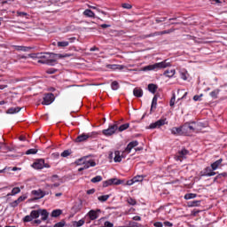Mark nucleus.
<instances>
[{"label":"nucleus","instance_id":"1","mask_svg":"<svg viewBox=\"0 0 227 227\" xmlns=\"http://www.w3.org/2000/svg\"><path fill=\"white\" fill-rule=\"evenodd\" d=\"M68 54H56V53H37V63H42L43 65H50L53 67L56 64V59H61V58H68Z\"/></svg>","mask_w":227,"mask_h":227},{"label":"nucleus","instance_id":"2","mask_svg":"<svg viewBox=\"0 0 227 227\" xmlns=\"http://www.w3.org/2000/svg\"><path fill=\"white\" fill-rule=\"evenodd\" d=\"M168 67H171V63L168 62V60L155 63L153 65H149L144 67V72L150 70H161V68H168Z\"/></svg>","mask_w":227,"mask_h":227},{"label":"nucleus","instance_id":"3","mask_svg":"<svg viewBox=\"0 0 227 227\" xmlns=\"http://www.w3.org/2000/svg\"><path fill=\"white\" fill-rule=\"evenodd\" d=\"M54 94L52 93H48L45 94L43 97V100L42 102L43 106H51V104H52V102H54Z\"/></svg>","mask_w":227,"mask_h":227},{"label":"nucleus","instance_id":"4","mask_svg":"<svg viewBox=\"0 0 227 227\" xmlns=\"http://www.w3.org/2000/svg\"><path fill=\"white\" fill-rule=\"evenodd\" d=\"M182 130L184 136H189V134H192V132H194V125L185 123L184 125L182 126Z\"/></svg>","mask_w":227,"mask_h":227},{"label":"nucleus","instance_id":"5","mask_svg":"<svg viewBox=\"0 0 227 227\" xmlns=\"http://www.w3.org/2000/svg\"><path fill=\"white\" fill-rule=\"evenodd\" d=\"M117 130H118V125L114 124V125H110L107 129H104L102 132L104 136H113V134H114V132H116Z\"/></svg>","mask_w":227,"mask_h":227},{"label":"nucleus","instance_id":"6","mask_svg":"<svg viewBox=\"0 0 227 227\" xmlns=\"http://www.w3.org/2000/svg\"><path fill=\"white\" fill-rule=\"evenodd\" d=\"M168 121H166V119H160L156 122H153L150 124L149 129H160L162 125H166Z\"/></svg>","mask_w":227,"mask_h":227},{"label":"nucleus","instance_id":"7","mask_svg":"<svg viewBox=\"0 0 227 227\" xmlns=\"http://www.w3.org/2000/svg\"><path fill=\"white\" fill-rule=\"evenodd\" d=\"M33 168L35 169H43V168H49V166L45 165L44 160H38L33 164Z\"/></svg>","mask_w":227,"mask_h":227},{"label":"nucleus","instance_id":"8","mask_svg":"<svg viewBox=\"0 0 227 227\" xmlns=\"http://www.w3.org/2000/svg\"><path fill=\"white\" fill-rule=\"evenodd\" d=\"M201 176H215L216 173L214 172L212 168L207 167L203 171L200 172Z\"/></svg>","mask_w":227,"mask_h":227},{"label":"nucleus","instance_id":"9","mask_svg":"<svg viewBox=\"0 0 227 227\" xmlns=\"http://www.w3.org/2000/svg\"><path fill=\"white\" fill-rule=\"evenodd\" d=\"M75 42V37H70L67 41H60L57 43L58 47H68L70 43H74Z\"/></svg>","mask_w":227,"mask_h":227},{"label":"nucleus","instance_id":"10","mask_svg":"<svg viewBox=\"0 0 227 227\" xmlns=\"http://www.w3.org/2000/svg\"><path fill=\"white\" fill-rule=\"evenodd\" d=\"M137 145H139V142L137 141H132L130 142L127 147L125 148L124 152L122 153H130V152H132L133 148H136V146H137Z\"/></svg>","mask_w":227,"mask_h":227},{"label":"nucleus","instance_id":"11","mask_svg":"<svg viewBox=\"0 0 227 227\" xmlns=\"http://www.w3.org/2000/svg\"><path fill=\"white\" fill-rule=\"evenodd\" d=\"M90 137H91V135H90V134L79 135L75 139V143H84V141H88V139H90Z\"/></svg>","mask_w":227,"mask_h":227},{"label":"nucleus","instance_id":"12","mask_svg":"<svg viewBox=\"0 0 227 227\" xmlns=\"http://www.w3.org/2000/svg\"><path fill=\"white\" fill-rule=\"evenodd\" d=\"M98 214H100V209H92L88 213V215L91 221H95V219H98Z\"/></svg>","mask_w":227,"mask_h":227},{"label":"nucleus","instance_id":"13","mask_svg":"<svg viewBox=\"0 0 227 227\" xmlns=\"http://www.w3.org/2000/svg\"><path fill=\"white\" fill-rule=\"evenodd\" d=\"M187 153H189V151L185 149L181 150L176 156V160H180V162H182V160L185 159V155H187Z\"/></svg>","mask_w":227,"mask_h":227},{"label":"nucleus","instance_id":"14","mask_svg":"<svg viewBox=\"0 0 227 227\" xmlns=\"http://www.w3.org/2000/svg\"><path fill=\"white\" fill-rule=\"evenodd\" d=\"M32 194L35 196V200H41V198L45 196V192H43L42 190L33 191Z\"/></svg>","mask_w":227,"mask_h":227},{"label":"nucleus","instance_id":"15","mask_svg":"<svg viewBox=\"0 0 227 227\" xmlns=\"http://www.w3.org/2000/svg\"><path fill=\"white\" fill-rule=\"evenodd\" d=\"M39 215H41V221H47L49 219V212L45 209H39Z\"/></svg>","mask_w":227,"mask_h":227},{"label":"nucleus","instance_id":"16","mask_svg":"<svg viewBox=\"0 0 227 227\" xmlns=\"http://www.w3.org/2000/svg\"><path fill=\"white\" fill-rule=\"evenodd\" d=\"M106 68H110V70H123L125 68V66L123 65H106Z\"/></svg>","mask_w":227,"mask_h":227},{"label":"nucleus","instance_id":"17","mask_svg":"<svg viewBox=\"0 0 227 227\" xmlns=\"http://www.w3.org/2000/svg\"><path fill=\"white\" fill-rule=\"evenodd\" d=\"M222 166H223V159H220L211 164V168L214 171H215V169H218V168H221Z\"/></svg>","mask_w":227,"mask_h":227},{"label":"nucleus","instance_id":"18","mask_svg":"<svg viewBox=\"0 0 227 227\" xmlns=\"http://www.w3.org/2000/svg\"><path fill=\"white\" fill-rule=\"evenodd\" d=\"M22 109V107H11L6 111L7 114H17V113H20V111Z\"/></svg>","mask_w":227,"mask_h":227},{"label":"nucleus","instance_id":"19","mask_svg":"<svg viewBox=\"0 0 227 227\" xmlns=\"http://www.w3.org/2000/svg\"><path fill=\"white\" fill-rule=\"evenodd\" d=\"M13 48L15 49V51H21L22 52H29V51H31V47H27V46H13Z\"/></svg>","mask_w":227,"mask_h":227},{"label":"nucleus","instance_id":"20","mask_svg":"<svg viewBox=\"0 0 227 227\" xmlns=\"http://www.w3.org/2000/svg\"><path fill=\"white\" fill-rule=\"evenodd\" d=\"M97 166V163L94 160H89L85 164H83V167H82L83 169H88L89 168H95Z\"/></svg>","mask_w":227,"mask_h":227},{"label":"nucleus","instance_id":"21","mask_svg":"<svg viewBox=\"0 0 227 227\" xmlns=\"http://www.w3.org/2000/svg\"><path fill=\"white\" fill-rule=\"evenodd\" d=\"M133 95L134 97H137L138 98L143 97V90L139 88H135L133 90Z\"/></svg>","mask_w":227,"mask_h":227},{"label":"nucleus","instance_id":"22","mask_svg":"<svg viewBox=\"0 0 227 227\" xmlns=\"http://www.w3.org/2000/svg\"><path fill=\"white\" fill-rule=\"evenodd\" d=\"M114 155H115L114 158V162H121V158L125 157L123 156V154L120 155V151H115Z\"/></svg>","mask_w":227,"mask_h":227},{"label":"nucleus","instance_id":"23","mask_svg":"<svg viewBox=\"0 0 227 227\" xmlns=\"http://www.w3.org/2000/svg\"><path fill=\"white\" fill-rule=\"evenodd\" d=\"M171 132H172V134H174V135L178 134L179 136H182V134H184V133H183V130H182V126L179 127V128H176V127L172 128V129H171Z\"/></svg>","mask_w":227,"mask_h":227},{"label":"nucleus","instance_id":"24","mask_svg":"<svg viewBox=\"0 0 227 227\" xmlns=\"http://www.w3.org/2000/svg\"><path fill=\"white\" fill-rule=\"evenodd\" d=\"M87 159H88V157L81 158V159H79L75 161V164L77 166H82V165L86 164L89 161V160H87Z\"/></svg>","mask_w":227,"mask_h":227},{"label":"nucleus","instance_id":"25","mask_svg":"<svg viewBox=\"0 0 227 227\" xmlns=\"http://www.w3.org/2000/svg\"><path fill=\"white\" fill-rule=\"evenodd\" d=\"M157 100H158L157 96H154L151 105V112L153 111L154 109H157Z\"/></svg>","mask_w":227,"mask_h":227},{"label":"nucleus","instance_id":"26","mask_svg":"<svg viewBox=\"0 0 227 227\" xmlns=\"http://www.w3.org/2000/svg\"><path fill=\"white\" fill-rule=\"evenodd\" d=\"M83 15L85 17H90V18H93L95 17V12H93L91 10L87 9L83 12Z\"/></svg>","mask_w":227,"mask_h":227},{"label":"nucleus","instance_id":"27","mask_svg":"<svg viewBox=\"0 0 227 227\" xmlns=\"http://www.w3.org/2000/svg\"><path fill=\"white\" fill-rule=\"evenodd\" d=\"M30 215H32V219H38L40 217V209L31 211Z\"/></svg>","mask_w":227,"mask_h":227},{"label":"nucleus","instance_id":"28","mask_svg":"<svg viewBox=\"0 0 227 227\" xmlns=\"http://www.w3.org/2000/svg\"><path fill=\"white\" fill-rule=\"evenodd\" d=\"M175 74H176L175 69L167 70L164 72V75H166V77H169V78L173 77V75H175Z\"/></svg>","mask_w":227,"mask_h":227},{"label":"nucleus","instance_id":"29","mask_svg":"<svg viewBox=\"0 0 227 227\" xmlns=\"http://www.w3.org/2000/svg\"><path fill=\"white\" fill-rule=\"evenodd\" d=\"M148 90L151 92V93H155V91H157V85L153 84V83H150L148 85Z\"/></svg>","mask_w":227,"mask_h":227},{"label":"nucleus","instance_id":"30","mask_svg":"<svg viewBox=\"0 0 227 227\" xmlns=\"http://www.w3.org/2000/svg\"><path fill=\"white\" fill-rule=\"evenodd\" d=\"M20 192V188L15 187L12 190L11 193H8L7 196H15V194H19Z\"/></svg>","mask_w":227,"mask_h":227},{"label":"nucleus","instance_id":"31","mask_svg":"<svg viewBox=\"0 0 227 227\" xmlns=\"http://www.w3.org/2000/svg\"><path fill=\"white\" fill-rule=\"evenodd\" d=\"M145 176H136L135 177H133V182L137 184V182H143Z\"/></svg>","mask_w":227,"mask_h":227},{"label":"nucleus","instance_id":"32","mask_svg":"<svg viewBox=\"0 0 227 227\" xmlns=\"http://www.w3.org/2000/svg\"><path fill=\"white\" fill-rule=\"evenodd\" d=\"M175 31V28H170L168 30H164V31H160V32H158L160 36L162 35H169L171 33H174Z\"/></svg>","mask_w":227,"mask_h":227},{"label":"nucleus","instance_id":"33","mask_svg":"<svg viewBox=\"0 0 227 227\" xmlns=\"http://www.w3.org/2000/svg\"><path fill=\"white\" fill-rule=\"evenodd\" d=\"M121 184H123V181L118 178H112V185H121Z\"/></svg>","mask_w":227,"mask_h":227},{"label":"nucleus","instance_id":"34","mask_svg":"<svg viewBox=\"0 0 227 227\" xmlns=\"http://www.w3.org/2000/svg\"><path fill=\"white\" fill-rule=\"evenodd\" d=\"M111 88L112 90H114V91H116V90H119L120 84L118 83V82L114 81L112 82Z\"/></svg>","mask_w":227,"mask_h":227},{"label":"nucleus","instance_id":"35","mask_svg":"<svg viewBox=\"0 0 227 227\" xmlns=\"http://www.w3.org/2000/svg\"><path fill=\"white\" fill-rule=\"evenodd\" d=\"M35 153H38V149H28L26 152V155H35Z\"/></svg>","mask_w":227,"mask_h":227},{"label":"nucleus","instance_id":"36","mask_svg":"<svg viewBox=\"0 0 227 227\" xmlns=\"http://www.w3.org/2000/svg\"><path fill=\"white\" fill-rule=\"evenodd\" d=\"M98 201H101L102 203H104L105 201H107V200H109V195H103V196H99L98 197Z\"/></svg>","mask_w":227,"mask_h":227},{"label":"nucleus","instance_id":"37","mask_svg":"<svg viewBox=\"0 0 227 227\" xmlns=\"http://www.w3.org/2000/svg\"><path fill=\"white\" fill-rule=\"evenodd\" d=\"M52 217H59V215H61V210L56 209L53 210L51 213Z\"/></svg>","mask_w":227,"mask_h":227},{"label":"nucleus","instance_id":"38","mask_svg":"<svg viewBox=\"0 0 227 227\" xmlns=\"http://www.w3.org/2000/svg\"><path fill=\"white\" fill-rule=\"evenodd\" d=\"M129 124L126 123V124H122L119 127V132H123V130H127V129L129 128Z\"/></svg>","mask_w":227,"mask_h":227},{"label":"nucleus","instance_id":"39","mask_svg":"<svg viewBox=\"0 0 227 227\" xmlns=\"http://www.w3.org/2000/svg\"><path fill=\"white\" fill-rule=\"evenodd\" d=\"M219 90H215L210 93V97H212V98H217V96L219 95Z\"/></svg>","mask_w":227,"mask_h":227},{"label":"nucleus","instance_id":"40","mask_svg":"<svg viewBox=\"0 0 227 227\" xmlns=\"http://www.w3.org/2000/svg\"><path fill=\"white\" fill-rule=\"evenodd\" d=\"M72 154V151L71 150H65L63 153H61V157H68L69 155Z\"/></svg>","mask_w":227,"mask_h":227},{"label":"nucleus","instance_id":"41","mask_svg":"<svg viewBox=\"0 0 227 227\" xmlns=\"http://www.w3.org/2000/svg\"><path fill=\"white\" fill-rule=\"evenodd\" d=\"M92 184H97V182H102V176H97L91 179Z\"/></svg>","mask_w":227,"mask_h":227},{"label":"nucleus","instance_id":"42","mask_svg":"<svg viewBox=\"0 0 227 227\" xmlns=\"http://www.w3.org/2000/svg\"><path fill=\"white\" fill-rule=\"evenodd\" d=\"M82 224H84L83 220H80L78 222H73V226L74 227H80V226H82Z\"/></svg>","mask_w":227,"mask_h":227},{"label":"nucleus","instance_id":"43","mask_svg":"<svg viewBox=\"0 0 227 227\" xmlns=\"http://www.w3.org/2000/svg\"><path fill=\"white\" fill-rule=\"evenodd\" d=\"M194 198H196V194L194 193H188L184 195V200H192Z\"/></svg>","mask_w":227,"mask_h":227},{"label":"nucleus","instance_id":"44","mask_svg":"<svg viewBox=\"0 0 227 227\" xmlns=\"http://www.w3.org/2000/svg\"><path fill=\"white\" fill-rule=\"evenodd\" d=\"M109 185H113V179L103 182V187H109Z\"/></svg>","mask_w":227,"mask_h":227},{"label":"nucleus","instance_id":"45","mask_svg":"<svg viewBox=\"0 0 227 227\" xmlns=\"http://www.w3.org/2000/svg\"><path fill=\"white\" fill-rule=\"evenodd\" d=\"M23 221L24 223H31V221H33V216L31 215H26Z\"/></svg>","mask_w":227,"mask_h":227},{"label":"nucleus","instance_id":"46","mask_svg":"<svg viewBox=\"0 0 227 227\" xmlns=\"http://www.w3.org/2000/svg\"><path fill=\"white\" fill-rule=\"evenodd\" d=\"M203 97V94H200V95H195L193 97V100L194 102H201V98Z\"/></svg>","mask_w":227,"mask_h":227},{"label":"nucleus","instance_id":"47","mask_svg":"<svg viewBox=\"0 0 227 227\" xmlns=\"http://www.w3.org/2000/svg\"><path fill=\"white\" fill-rule=\"evenodd\" d=\"M127 202L129 203V205H132V206L136 205V203H137L136 200H134L132 198L128 199Z\"/></svg>","mask_w":227,"mask_h":227},{"label":"nucleus","instance_id":"48","mask_svg":"<svg viewBox=\"0 0 227 227\" xmlns=\"http://www.w3.org/2000/svg\"><path fill=\"white\" fill-rule=\"evenodd\" d=\"M51 182H58V180H59V177L58 176V175H54L51 177H50Z\"/></svg>","mask_w":227,"mask_h":227},{"label":"nucleus","instance_id":"49","mask_svg":"<svg viewBox=\"0 0 227 227\" xmlns=\"http://www.w3.org/2000/svg\"><path fill=\"white\" fill-rule=\"evenodd\" d=\"M175 100H176V97H175V94H173V96L170 99V102H169L170 107H173V106H175Z\"/></svg>","mask_w":227,"mask_h":227},{"label":"nucleus","instance_id":"50","mask_svg":"<svg viewBox=\"0 0 227 227\" xmlns=\"http://www.w3.org/2000/svg\"><path fill=\"white\" fill-rule=\"evenodd\" d=\"M200 206V201L199 200H194L192 201L190 204V207H199Z\"/></svg>","mask_w":227,"mask_h":227},{"label":"nucleus","instance_id":"51","mask_svg":"<svg viewBox=\"0 0 227 227\" xmlns=\"http://www.w3.org/2000/svg\"><path fill=\"white\" fill-rule=\"evenodd\" d=\"M65 226V221L59 222L53 227H63Z\"/></svg>","mask_w":227,"mask_h":227},{"label":"nucleus","instance_id":"52","mask_svg":"<svg viewBox=\"0 0 227 227\" xmlns=\"http://www.w3.org/2000/svg\"><path fill=\"white\" fill-rule=\"evenodd\" d=\"M114 225L113 224V223L106 221L105 222V224L103 227H114Z\"/></svg>","mask_w":227,"mask_h":227},{"label":"nucleus","instance_id":"53","mask_svg":"<svg viewBox=\"0 0 227 227\" xmlns=\"http://www.w3.org/2000/svg\"><path fill=\"white\" fill-rule=\"evenodd\" d=\"M153 36H160L159 32H154L147 35V38H151Z\"/></svg>","mask_w":227,"mask_h":227},{"label":"nucleus","instance_id":"54","mask_svg":"<svg viewBox=\"0 0 227 227\" xmlns=\"http://www.w3.org/2000/svg\"><path fill=\"white\" fill-rule=\"evenodd\" d=\"M122 8H125L126 10H130V8H132V5L130 4H123Z\"/></svg>","mask_w":227,"mask_h":227},{"label":"nucleus","instance_id":"55","mask_svg":"<svg viewBox=\"0 0 227 227\" xmlns=\"http://www.w3.org/2000/svg\"><path fill=\"white\" fill-rule=\"evenodd\" d=\"M155 20L156 23L159 24L160 22H164L166 20V18H157Z\"/></svg>","mask_w":227,"mask_h":227},{"label":"nucleus","instance_id":"56","mask_svg":"<svg viewBox=\"0 0 227 227\" xmlns=\"http://www.w3.org/2000/svg\"><path fill=\"white\" fill-rule=\"evenodd\" d=\"M129 227H137V223H136V222H129Z\"/></svg>","mask_w":227,"mask_h":227},{"label":"nucleus","instance_id":"57","mask_svg":"<svg viewBox=\"0 0 227 227\" xmlns=\"http://www.w3.org/2000/svg\"><path fill=\"white\" fill-rule=\"evenodd\" d=\"M26 198H27V197H26V196H20V197L18 198V201H19L20 203H22V201H24V200H26Z\"/></svg>","mask_w":227,"mask_h":227},{"label":"nucleus","instance_id":"58","mask_svg":"<svg viewBox=\"0 0 227 227\" xmlns=\"http://www.w3.org/2000/svg\"><path fill=\"white\" fill-rule=\"evenodd\" d=\"M155 227H162V226H164V224H162V223H160V222H156V223H154V224H153Z\"/></svg>","mask_w":227,"mask_h":227},{"label":"nucleus","instance_id":"59","mask_svg":"<svg viewBox=\"0 0 227 227\" xmlns=\"http://www.w3.org/2000/svg\"><path fill=\"white\" fill-rule=\"evenodd\" d=\"M134 178H132L131 180H129V181H127V183H126V184L127 185H134Z\"/></svg>","mask_w":227,"mask_h":227},{"label":"nucleus","instance_id":"60","mask_svg":"<svg viewBox=\"0 0 227 227\" xmlns=\"http://www.w3.org/2000/svg\"><path fill=\"white\" fill-rule=\"evenodd\" d=\"M18 15H19V17H26V16H27V13L22 12H18Z\"/></svg>","mask_w":227,"mask_h":227},{"label":"nucleus","instance_id":"61","mask_svg":"<svg viewBox=\"0 0 227 227\" xmlns=\"http://www.w3.org/2000/svg\"><path fill=\"white\" fill-rule=\"evenodd\" d=\"M37 56H38V53L28 54V58H33V59L36 58V59H38Z\"/></svg>","mask_w":227,"mask_h":227},{"label":"nucleus","instance_id":"62","mask_svg":"<svg viewBox=\"0 0 227 227\" xmlns=\"http://www.w3.org/2000/svg\"><path fill=\"white\" fill-rule=\"evenodd\" d=\"M163 225L166 226V227H171V226H173V223H171L169 222H164Z\"/></svg>","mask_w":227,"mask_h":227},{"label":"nucleus","instance_id":"63","mask_svg":"<svg viewBox=\"0 0 227 227\" xmlns=\"http://www.w3.org/2000/svg\"><path fill=\"white\" fill-rule=\"evenodd\" d=\"M181 77L184 81H187V74L185 73H182Z\"/></svg>","mask_w":227,"mask_h":227},{"label":"nucleus","instance_id":"64","mask_svg":"<svg viewBox=\"0 0 227 227\" xmlns=\"http://www.w3.org/2000/svg\"><path fill=\"white\" fill-rule=\"evenodd\" d=\"M19 203H20V202H19L18 200H16L15 201H13L12 203V207H17V205H19Z\"/></svg>","mask_w":227,"mask_h":227}]
</instances>
